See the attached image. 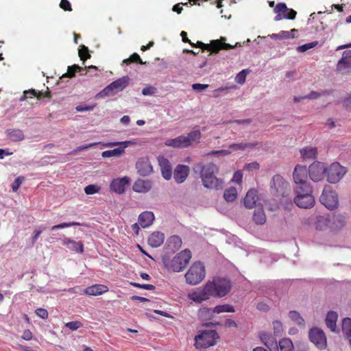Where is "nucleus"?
I'll return each instance as SVG.
<instances>
[{
  "instance_id": "obj_60",
  "label": "nucleus",
  "mask_w": 351,
  "mask_h": 351,
  "mask_svg": "<svg viewBox=\"0 0 351 351\" xmlns=\"http://www.w3.org/2000/svg\"><path fill=\"white\" fill-rule=\"evenodd\" d=\"M100 143H89L86 145H84V146H80V147H77L76 148L75 150H74L73 152H81V151H83V150H85L88 148H90V147H94L95 145H98Z\"/></svg>"
},
{
  "instance_id": "obj_2",
  "label": "nucleus",
  "mask_w": 351,
  "mask_h": 351,
  "mask_svg": "<svg viewBox=\"0 0 351 351\" xmlns=\"http://www.w3.org/2000/svg\"><path fill=\"white\" fill-rule=\"evenodd\" d=\"M191 258V251L188 249H185L178 253L172 259L164 258L163 264L169 271L180 272L186 268Z\"/></svg>"
},
{
  "instance_id": "obj_40",
  "label": "nucleus",
  "mask_w": 351,
  "mask_h": 351,
  "mask_svg": "<svg viewBox=\"0 0 351 351\" xmlns=\"http://www.w3.org/2000/svg\"><path fill=\"white\" fill-rule=\"evenodd\" d=\"M237 195L238 193L237 189L231 186L224 191L223 197L227 202H232L237 199Z\"/></svg>"
},
{
  "instance_id": "obj_7",
  "label": "nucleus",
  "mask_w": 351,
  "mask_h": 351,
  "mask_svg": "<svg viewBox=\"0 0 351 351\" xmlns=\"http://www.w3.org/2000/svg\"><path fill=\"white\" fill-rule=\"evenodd\" d=\"M218 333L214 330L202 331L195 337V346L197 349H206L216 344L219 339Z\"/></svg>"
},
{
  "instance_id": "obj_12",
  "label": "nucleus",
  "mask_w": 351,
  "mask_h": 351,
  "mask_svg": "<svg viewBox=\"0 0 351 351\" xmlns=\"http://www.w3.org/2000/svg\"><path fill=\"white\" fill-rule=\"evenodd\" d=\"M310 341L319 350L325 349L327 346V339L324 332L319 328L314 327L309 330Z\"/></svg>"
},
{
  "instance_id": "obj_51",
  "label": "nucleus",
  "mask_w": 351,
  "mask_h": 351,
  "mask_svg": "<svg viewBox=\"0 0 351 351\" xmlns=\"http://www.w3.org/2000/svg\"><path fill=\"white\" fill-rule=\"evenodd\" d=\"M83 326L82 323L80 321H73L68 322L65 324V326L71 330H75Z\"/></svg>"
},
{
  "instance_id": "obj_11",
  "label": "nucleus",
  "mask_w": 351,
  "mask_h": 351,
  "mask_svg": "<svg viewBox=\"0 0 351 351\" xmlns=\"http://www.w3.org/2000/svg\"><path fill=\"white\" fill-rule=\"evenodd\" d=\"M261 341L267 346L270 351H280L285 350L284 345L285 339L279 340L278 343L276 337H273L267 332H261L259 335Z\"/></svg>"
},
{
  "instance_id": "obj_20",
  "label": "nucleus",
  "mask_w": 351,
  "mask_h": 351,
  "mask_svg": "<svg viewBox=\"0 0 351 351\" xmlns=\"http://www.w3.org/2000/svg\"><path fill=\"white\" fill-rule=\"evenodd\" d=\"M158 162L160 167L162 177L165 180H169L172 176V169L170 162L163 156H159L158 157Z\"/></svg>"
},
{
  "instance_id": "obj_28",
  "label": "nucleus",
  "mask_w": 351,
  "mask_h": 351,
  "mask_svg": "<svg viewBox=\"0 0 351 351\" xmlns=\"http://www.w3.org/2000/svg\"><path fill=\"white\" fill-rule=\"evenodd\" d=\"M129 179L127 177L112 180L110 188L114 192L121 194L125 191V185L128 184Z\"/></svg>"
},
{
  "instance_id": "obj_14",
  "label": "nucleus",
  "mask_w": 351,
  "mask_h": 351,
  "mask_svg": "<svg viewBox=\"0 0 351 351\" xmlns=\"http://www.w3.org/2000/svg\"><path fill=\"white\" fill-rule=\"evenodd\" d=\"M319 199L321 203L330 210L336 208L339 204L336 192L326 188L323 190Z\"/></svg>"
},
{
  "instance_id": "obj_3",
  "label": "nucleus",
  "mask_w": 351,
  "mask_h": 351,
  "mask_svg": "<svg viewBox=\"0 0 351 351\" xmlns=\"http://www.w3.org/2000/svg\"><path fill=\"white\" fill-rule=\"evenodd\" d=\"M295 196L294 203L300 208H310L315 204V198L312 195L311 186H304V188H294Z\"/></svg>"
},
{
  "instance_id": "obj_37",
  "label": "nucleus",
  "mask_w": 351,
  "mask_h": 351,
  "mask_svg": "<svg viewBox=\"0 0 351 351\" xmlns=\"http://www.w3.org/2000/svg\"><path fill=\"white\" fill-rule=\"evenodd\" d=\"M328 223L329 219L326 216L318 215L316 217L315 226L316 230H324L328 227Z\"/></svg>"
},
{
  "instance_id": "obj_64",
  "label": "nucleus",
  "mask_w": 351,
  "mask_h": 351,
  "mask_svg": "<svg viewBox=\"0 0 351 351\" xmlns=\"http://www.w3.org/2000/svg\"><path fill=\"white\" fill-rule=\"evenodd\" d=\"M343 105L348 110H351V96L344 99Z\"/></svg>"
},
{
  "instance_id": "obj_10",
  "label": "nucleus",
  "mask_w": 351,
  "mask_h": 351,
  "mask_svg": "<svg viewBox=\"0 0 351 351\" xmlns=\"http://www.w3.org/2000/svg\"><path fill=\"white\" fill-rule=\"evenodd\" d=\"M208 282L202 287L197 288L193 291L188 294V298L194 302L202 303L204 301L209 300L213 297L211 293V287Z\"/></svg>"
},
{
  "instance_id": "obj_48",
  "label": "nucleus",
  "mask_w": 351,
  "mask_h": 351,
  "mask_svg": "<svg viewBox=\"0 0 351 351\" xmlns=\"http://www.w3.org/2000/svg\"><path fill=\"white\" fill-rule=\"evenodd\" d=\"M274 332L276 337H279L283 332L282 324L280 322L275 321L273 322Z\"/></svg>"
},
{
  "instance_id": "obj_18",
  "label": "nucleus",
  "mask_w": 351,
  "mask_h": 351,
  "mask_svg": "<svg viewBox=\"0 0 351 351\" xmlns=\"http://www.w3.org/2000/svg\"><path fill=\"white\" fill-rule=\"evenodd\" d=\"M285 181L283 177L276 175L270 184L271 193L276 196H284L285 193Z\"/></svg>"
},
{
  "instance_id": "obj_39",
  "label": "nucleus",
  "mask_w": 351,
  "mask_h": 351,
  "mask_svg": "<svg viewBox=\"0 0 351 351\" xmlns=\"http://www.w3.org/2000/svg\"><path fill=\"white\" fill-rule=\"evenodd\" d=\"M130 78L124 76L108 85L106 88H126L129 84Z\"/></svg>"
},
{
  "instance_id": "obj_49",
  "label": "nucleus",
  "mask_w": 351,
  "mask_h": 351,
  "mask_svg": "<svg viewBox=\"0 0 351 351\" xmlns=\"http://www.w3.org/2000/svg\"><path fill=\"white\" fill-rule=\"evenodd\" d=\"M317 43H318L317 41L306 43L303 45L298 47L297 50L299 52L303 53V52L306 51L308 49H311L315 47L317 45Z\"/></svg>"
},
{
  "instance_id": "obj_19",
  "label": "nucleus",
  "mask_w": 351,
  "mask_h": 351,
  "mask_svg": "<svg viewBox=\"0 0 351 351\" xmlns=\"http://www.w3.org/2000/svg\"><path fill=\"white\" fill-rule=\"evenodd\" d=\"M136 169L138 174L142 176L149 175L153 168L147 157H142L136 163Z\"/></svg>"
},
{
  "instance_id": "obj_62",
  "label": "nucleus",
  "mask_w": 351,
  "mask_h": 351,
  "mask_svg": "<svg viewBox=\"0 0 351 351\" xmlns=\"http://www.w3.org/2000/svg\"><path fill=\"white\" fill-rule=\"evenodd\" d=\"M21 337L24 340L29 341L32 339L33 335H32V332L29 330L27 329V330H24Z\"/></svg>"
},
{
  "instance_id": "obj_15",
  "label": "nucleus",
  "mask_w": 351,
  "mask_h": 351,
  "mask_svg": "<svg viewBox=\"0 0 351 351\" xmlns=\"http://www.w3.org/2000/svg\"><path fill=\"white\" fill-rule=\"evenodd\" d=\"M129 144H130V141L106 143L104 144V146L106 147H112L119 145H123V146L114 149L104 151L101 153V156L104 158L119 157L124 153L125 149Z\"/></svg>"
},
{
  "instance_id": "obj_21",
  "label": "nucleus",
  "mask_w": 351,
  "mask_h": 351,
  "mask_svg": "<svg viewBox=\"0 0 351 351\" xmlns=\"http://www.w3.org/2000/svg\"><path fill=\"white\" fill-rule=\"evenodd\" d=\"M234 311L235 310L233 306L226 304L216 306L213 309L204 308L203 309H201L200 313L202 316H203L204 315H206L207 314L212 315V313H213L219 314L224 312L234 313Z\"/></svg>"
},
{
  "instance_id": "obj_63",
  "label": "nucleus",
  "mask_w": 351,
  "mask_h": 351,
  "mask_svg": "<svg viewBox=\"0 0 351 351\" xmlns=\"http://www.w3.org/2000/svg\"><path fill=\"white\" fill-rule=\"evenodd\" d=\"M261 146V144L260 143H244V147L245 149H253L254 147H259Z\"/></svg>"
},
{
  "instance_id": "obj_52",
  "label": "nucleus",
  "mask_w": 351,
  "mask_h": 351,
  "mask_svg": "<svg viewBox=\"0 0 351 351\" xmlns=\"http://www.w3.org/2000/svg\"><path fill=\"white\" fill-rule=\"evenodd\" d=\"M259 167L260 165L257 162H252L245 164L243 167V169L248 171H252L258 170Z\"/></svg>"
},
{
  "instance_id": "obj_58",
  "label": "nucleus",
  "mask_w": 351,
  "mask_h": 351,
  "mask_svg": "<svg viewBox=\"0 0 351 351\" xmlns=\"http://www.w3.org/2000/svg\"><path fill=\"white\" fill-rule=\"evenodd\" d=\"M94 108V106H88V105H86V104H80V105H78L77 107H76V110L77 112H84V111H89V110H92Z\"/></svg>"
},
{
  "instance_id": "obj_8",
  "label": "nucleus",
  "mask_w": 351,
  "mask_h": 351,
  "mask_svg": "<svg viewBox=\"0 0 351 351\" xmlns=\"http://www.w3.org/2000/svg\"><path fill=\"white\" fill-rule=\"evenodd\" d=\"M346 169L338 162L331 164L326 167L327 181L331 184L339 182L346 173Z\"/></svg>"
},
{
  "instance_id": "obj_59",
  "label": "nucleus",
  "mask_w": 351,
  "mask_h": 351,
  "mask_svg": "<svg viewBox=\"0 0 351 351\" xmlns=\"http://www.w3.org/2000/svg\"><path fill=\"white\" fill-rule=\"evenodd\" d=\"M230 148H232L233 151L244 150V143H232L229 145Z\"/></svg>"
},
{
  "instance_id": "obj_44",
  "label": "nucleus",
  "mask_w": 351,
  "mask_h": 351,
  "mask_svg": "<svg viewBox=\"0 0 351 351\" xmlns=\"http://www.w3.org/2000/svg\"><path fill=\"white\" fill-rule=\"evenodd\" d=\"M78 54L80 60L83 62L90 58V54L89 53L88 48L84 45L80 46Z\"/></svg>"
},
{
  "instance_id": "obj_5",
  "label": "nucleus",
  "mask_w": 351,
  "mask_h": 351,
  "mask_svg": "<svg viewBox=\"0 0 351 351\" xmlns=\"http://www.w3.org/2000/svg\"><path fill=\"white\" fill-rule=\"evenodd\" d=\"M205 276V267L203 263L199 261L193 263L185 274L186 282L191 285H196L200 283Z\"/></svg>"
},
{
  "instance_id": "obj_42",
  "label": "nucleus",
  "mask_w": 351,
  "mask_h": 351,
  "mask_svg": "<svg viewBox=\"0 0 351 351\" xmlns=\"http://www.w3.org/2000/svg\"><path fill=\"white\" fill-rule=\"evenodd\" d=\"M274 12L277 14L274 20L278 21L285 18V3H280L276 5Z\"/></svg>"
},
{
  "instance_id": "obj_24",
  "label": "nucleus",
  "mask_w": 351,
  "mask_h": 351,
  "mask_svg": "<svg viewBox=\"0 0 351 351\" xmlns=\"http://www.w3.org/2000/svg\"><path fill=\"white\" fill-rule=\"evenodd\" d=\"M108 291V287L104 285H94L86 287L83 293L88 295H99Z\"/></svg>"
},
{
  "instance_id": "obj_50",
  "label": "nucleus",
  "mask_w": 351,
  "mask_h": 351,
  "mask_svg": "<svg viewBox=\"0 0 351 351\" xmlns=\"http://www.w3.org/2000/svg\"><path fill=\"white\" fill-rule=\"evenodd\" d=\"M81 223H79V222H70V223H60V224H58V225H55L51 227V230H56L57 229H60V228H68V227H71V226H80Z\"/></svg>"
},
{
  "instance_id": "obj_57",
  "label": "nucleus",
  "mask_w": 351,
  "mask_h": 351,
  "mask_svg": "<svg viewBox=\"0 0 351 351\" xmlns=\"http://www.w3.org/2000/svg\"><path fill=\"white\" fill-rule=\"evenodd\" d=\"M60 7L64 11H71L72 8L68 0H61Z\"/></svg>"
},
{
  "instance_id": "obj_32",
  "label": "nucleus",
  "mask_w": 351,
  "mask_h": 351,
  "mask_svg": "<svg viewBox=\"0 0 351 351\" xmlns=\"http://www.w3.org/2000/svg\"><path fill=\"white\" fill-rule=\"evenodd\" d=\"M338 318V315L335 311H329L327 313L326 317V324L327 327L333 332H337V320Z\"/></svg>"
},
{
  "instance_id": "obj_55",
  "label": "nucleus",
  "mask_w": 351,
  "mask_h": 351,
  "mask_svg": "<svg viewBox=\"0 0 351 351\" xmlns=\"http://www.w3.org/2000/svg\"><path fill=\"white\" fill-rule=\"evenodd\" d=\"M131 285L135 287L142 288V289H144L146 290H149V291L154 290L155 289V287L154 285H149V284L141 285V284L136 283V282H132Z\"/></svg>"
},
{
  "instance_id": "obj_47",
  "label": "nucleus",
  "mask_w": 351,
  "mask_h": 351,
  "mask_svg": "<svg viewBox=\"0 0 351 351\" xmlns=\"http://www.w3.org/2000/svg\"><path fill=\"white\" fill-rule=\"evenodd\" d=\"M100 189V186L98 185L89 184L84 188V192L86 195H93L98 193Z\"/></svg>"
},
{
  "instance_id": "obj_17",
  "label": "nucleus",
  "mask_w": 351,
  "mask_h": 351,
  "mask_svg": "<svg viewBox=\"0 0 351 351\" xmlns=\"http://www.w3.org/2000/svg\"><path fill=\"white\" fill-rule=\"evenodd\" d=\"M337 70L342 75L351 74V50L343 53L341 58L338 61Z\"/></svg>"
},
{
  "instance_id": "obj_61",
  "label": "nucleus",
  "mask_w": 351,
  "mask_h": 351,
  "mask_svg": "<svg viewBox=\"0 0 351 351\" xmlns=\"http://www.w3.org/2000/svg\"><path fill=\"white\" fill-rule=\"evenodd\" d=\"M296 11L287 7V19H294L296 16Z\"/></svg>"
},
{
  "instance_id": "obj_27",
  "label": "nucleus",
  "mask_w": 351,
  "mask_h": 351,
  "mask_svg": "<svg viewBox=\"0 0 351 351\" xmlns=\"http://www.w3.org/2000/svg\"><path fill=\"white\" fill-rule=\"evenodd\" d=\"M5 133L7 138L12 142H19L25 139V134L20 129H8Z\"/></svg>"
},
{
  "instance_id": "obj_41",
  "label": "nucleus",
  "mask_w": 351,
  "mask_h": 351,
  "mask_svg": "<svg viewBox=\"0 0 351 351\" xmlns=\"http://www.w3.org/2000/svg\"><path fill=\"white\" fill-rule=\"evenodd\" d=\"M300 153L304 158H313L316 157L317 152L316 147H306L300 150Z\"/></svg>"
},
{
  "instance_id": "obj_38",
  "label": "nucleus",
  "mask_w": 351,
  "mask_h": 351,
  "mask_svg": "<svg viewBox=\"0 0 351 351\" xmlns=\"http://www.w3.org/2000/svg\"><path fill=\"white\" fill-rule=\"evenodd\" d=\"M202 136V134L199 130H193L191 132L188 134L186 136H185V139H186L187 147H189L192 145L193 142L198 141Z\"/></svg>"
},
{
  "instance_id": "obj_30",
  "label": "nucleus",
  "mask_w": 351,
  "mask_h": 351,
  "mask_svg": "<svg viewBox=\"0 0 351 351\" xmlns=\"http://www.w3.org/2000/svg\"><path fill=\"white\" fill-rule=\"evenodd\" d=\"M185 136H179L176 138H170L165 141V145L175 148L188 147Z\"/></svg>"
},
{
  "instance_id": "obj_29",
  "label": "nucleus",
  "mask_w": 351,
  "mask_h": 351,
  "mask_svg": "<svg viewBox=\"0 0 351 351\" xmlns=\"http://www.w3.org/2000/svg\"><path fill=\"white\" fill-rule=\"evenodd\" d=\"M154 220V213L150 211L143 212L138 216V223L143 228L149 227L152 224Z\"/></svg>"
},
{
  "instance_id": "obj_53",
  "label": "nucleus",
  "mask_w": 351,
  "mask_h": 351,
  "mask_svg": "<svg viewBox=\"0 0 351 351\" xmlns=\"http://www.w3.org/2000/svg\"><path fill=\"white\" fill-rule=\"evenodd\" d=\"M24 180V178L19 176L16 178L12 184V189L14 192H16Z\"/></svg>"
},
{
  "instance_id": "obj_46",
  "label": "nucleus",
  "mask_w": 351,
  "mask_h": 351,
  "mask_svg": "<svg viewBox=\"0 0 351 351\" xmlns=\"http://www.w3.org/2000/svg\"><path fill=\"white\" fill-rule=\"evenodd\" d=\"M249 73V71L247 69H243L240 71L235 77V81L240 84H242L245 82L246 76Z\"/></svg>"
},
{
  "instance_id": "obj_9",
  "label": "nucleus",
  "mask_w": 351,
  "mask_h": 351,
  "mask_svg": "<svg viewBox=\"0 0 351 351\" xmlns=\"http://www.w3.org/2000/svg\"><path fill=\"white\" fill-rule=\"evenodd\" d=\"M87 69H93L96 70L97 67L95 66H80L77 64H73L71 66H69L67 68V71L65 73L62 74L61 76L59 77V80H56L54 79L53 77H47V82H49V80L55 81V84H58L59 81H62L64 78H73L76 76L77 73H79L81 75H86L87 73L86 70Z\"/></svg>"
},
{
  "instance_id": "obj_13",
  "label": "nucleus",
  "mask_w": 351,
  "mask_h": 351,
  "mask_svg": "<svg viewBox=\"0 0 351 351\" xmlns=\"http://www.w3.org/2000/svg\"><path fill=\"white\" fill-rule=\"evenodd\" d=\"M308 171L306 166L297 165L293 172V179L295 183V187L304 188V186H311L307 183Z\"/></svg>"
},
{
  "instance_id": "obj_16",
  "label": "nucleus",
  "mask_w": 351,
  "mask_h": 351,
  "mask_svg": "<svg viewBox=\"0 0 351 351\" xmlns=\"http://www.w3.org/2000/svg\"><path fill=\"white\" fill-rule=\"evenodd\" d=\"M307 171L310 178L313 182H319L323 179L324 174H326V167L324 163L315 161L309 166Z\"/></svg>"
},
{
  "instance_id": "obj_54",
  "label": "nucleus",
  "mask_w": 351,
  "mask_h": 351,
  "mask_svg": "<svg viewBox=\"0 0 351 351\" xmlns=\"http://www.w3.org/2000/svg\"><path fill=\"white\" fill-rule=\"evenodd\" d=\"M243 180V173L241 171H237L234 172L232 178V182L240 184Z\"/></svg>"
},
{
  "instance_id": "obj_23",
  "label": "nucleus",
  "mask_w": 351,
  "mask_h": 351,
  "mask_svg": "<svg viewBox=\"0 0 351 351\" xmlns=\"http://www.w3.org/2000/svg\"><path fill=\"white\" fill-rule=\"evenodd\" d=\"M258 200V192L254 189H250L244 197L243 202L245 206L251 209L255 207L257 201Z\"/></svg>"
},
{
  "instance_id": "obj_4",
  "label": "nucleus",
  "mask_w": 351,
  "mask_h": 351,
  "mask_svg": "<svg viewBox=\"0 0 351 351\" xmlns=\"http://www.w3.org/2000/svg\"><path fill=\"white\" fill-rule=\"evenodd\" d=\"M208 284L210 285L212 295L215 298H223L227 295L232 286L231 281L224 278H215L213 280H208Z\"/></svg>"
},
{
  "instance_id": "obj_56",
  "label": "nucleus",
  "mask_w": 351,
  "mask_h": 351,
  "mask_svg": "<svg viewBox=\"0 0 351 351\" xmlns=\"http://www.w3.org/2000/svg\"><path fill=\"white\" fill-rule=\"evenodd\" d=\"M36 314L40 318L42 319H47L48 318V312L46 309L45 308H37L35 311Z\"/></svg>"
},
{
  "instance_id": "obj_31",
  "label": "nucleus",
  "mask_w": 351,
  "mask_h": 351,
  "mask_svg": "<svg viewBox=\"0 0 351 351\" xmlns=\"http://www.w3.org/2000/svg\"><path fill=\"white\" fill-rule=\"evenodd\" d=\"M164 234L160 232H154L148 238V244L152 247L160 246L164 241Z\"/></svg>"
},
{
  "instance_id": "obj_25",
  "label": "nucleus",
  "mask_w": 351,
  "mask_h": 351,
  "mask_svg": "<svg viewBox=\"0 0 351 351\" xmlns=\"http://www.w3.org/2000/svg\"><path fill=\"white\" fill-rule=\"evenodd\" d=\"M36 97V99H40L44 97H51V93L49 91V89H47V90L45 92V93H43L42 90H38V92L36 91V89H28L25 90L23 92V96L21 99V100H23L24 99L27 98H33Z\"/></svg>"
},
{
  "instance_id": "obj_6",
  "label": "nucleus",
  "mask_w": 351,
  "mask_h": 351,
  "mask_svg": "<svg viewBox=\"0 0 351 351\" xmlns=\"http://www.w3.org/2000/svg\"><path fill=\"white\" fill-rule=\"evenodd\" d=\"M226 38L225 37H221L219 39L212 40L209 44H205L201 41H197L196 44L193 43V45L192 46L201 48L202 51H210V53H217L222 49H232L237 45H232L226 43Z\"/></svg>"
},
{
  "instance_id": "obj_33",
  "label": "nucleus",
  "mask_w": 351,
  "mask_h": 351,
  "mask_svg": "<svg viewBox=\"0 0 351 351\" xmlns=\"http://www.w3.org/2000/svg\"><path fill=\"white\" fill-rule=\"evenodd\" d=\"M63 244L66 245L69 250L76 252L82 253L84 252V244L82 242H76L70 239L65 238L63 240Z\"/></svg>"
},
{
  "instance_id": "obj_45",
  "label": "nucleus",
  "mask_w": 351,
  "mask_h": 351,
  "mask_svg": "<svg viewBox=\"0 0 351 351\" xmlns=\"http://www.w3.org/2000/svg\"><path fill=\"white\" fill-rule=\"evenodd\" d=\"M123 62L126 64H130L131 62H135L140 64H145V62H143L140 56L137 53H132L128 58L125 59Z\"/></svg>"
},
{
  "instance_id": "obj_26",
  "label": "nucleus",
  "mask_w": 351,
  "mask_h": 351,
  "mask_svg": "<svg viewBox=\"0 0 351 351\" xmlns=\"http://www.w3.org/2000/svg\"><path fill=\"white\" fill-rule=\"evenodd\" d=\"M152 187V182L149 180H137L133 184V190L137 193H147Z\"/></svg>"
},
{
  "instance_id": "obj_22",
  "label": "nucleus",
  "mask_w": 351,
  "mask_h": 351,
  "mask_svg": "<svg viewBox=\"0 0 351 351\" xmlns=\"http://www.w3.org/2000/svg\"><path fill=\"white\" fill-rule=\"evenodd\" d=\"M190 169L187 165H178L173 172V178L177 183L181 184L187 178Z\"/></svg>"
},
{
  "instance_id": "obj_36",
  "label": "nucleus",
  "mask_w": 351,
  "mask_h": 351,
  "mask_svg": "<svg viewBox=\"0 0 351 351\" xmlns=\"http://www.w3.org/2000/svg\"><path fill=\"white\" fill-rule=\"evenodd\" d=\"M254 221L258 225H263L266 221V216L263 208H257L255 209L253 215Z\"/></svg>"
},
{
  "instance_id": "obj_1",
  "label": "nucleus",
  "mask_w": 351,
  "mask_h": 351,
  "mask_svg": "<svg viewBox=\"0 0 351 351\" xmlns=\"http://www.w3.org/2000/svg\"><path fill=\"white\" fill-rule=\"evenodd\" d=\"M193 169L200 171V178L205 188L215 190L223 188V180L217 178L216 176V174L219 172V167L215 164L213 162L207 164L199 162L194 165Z\"/></svg>"
},
{
  "instance_id": "obj_43",
  "label": "nucleus",
  "mask_w": 351,
  "mask_h": 351,
  "mask_svg": "<svg viewBox=\"0 0 351 351\" xmlns=\"http://www.w3.org/2000/svg\"><path fill=\"white\" fill-rule=\"evenodd\" d=\"M332 223L337 228H341L346 223V218L343 215H335L332 218Z\"/></svg>"
},
{
  "instance_id": "obj_35",
  "label": "nucleus",
  "mask_w": 351,
  "mask_h": 351,
  "mask_svg": "<svg viewBox=\"0 0 351 351\" xmlns=\"http://www.w3.org/2000/svg\"><path fill=\"white\" fill-rule=\"evenodd\" d=\"M288 316L291 320H292L295 324L298 325L300 327L302 328H305L304 319L298 311H291L289 313Z\"/></svg>"
},
{
  "instance_id": "obj_34",
  "label": "nucleus",
  "mask_w": 351,
  "mask_h": 351,
  "mask_svg": "<svg viewBox=\"0 0 351 351\" xmlns=\"http://www.w3.org/2000/svg\"><path fill=\"white\" fill-rule=\"evenodd\" d=\"M182 239L178 235H173L167 240L169 248L173 252L178 250L182 246Z\"/></svg>"
}]
</instances>
